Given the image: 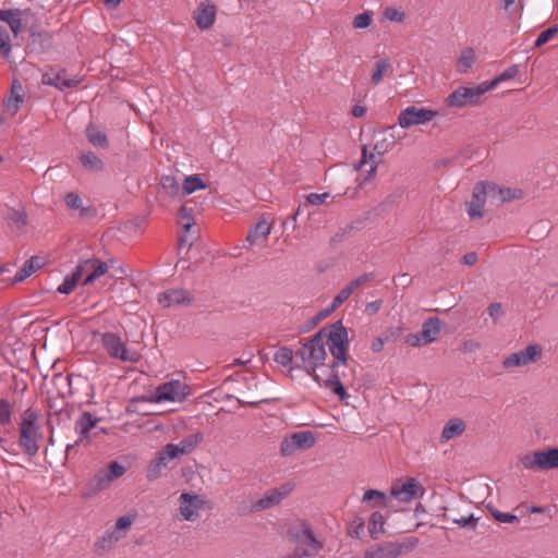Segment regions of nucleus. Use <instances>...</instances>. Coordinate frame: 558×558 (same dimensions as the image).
I'll use <instances>...</instances> for the list:
<instances>
[{
	"mask_svg": "<svg viewBox=\"0 0 558 558\" xmlns=\"http://www.w3.org/2000/svg\"><path fill=\"white\" fill-rule=\"evenodd\" d=\"M26 11L20 9H8L0 10V21L5 22L14 36H17L22 32V15Z\"/></svg>",
	"mask_w": 558,
	"mask_h": 558,
	"instance_id": "24",
	"label": "nucleus"
},
{
	"mask_svg": "<svg viewBox=\"0 0 558 558\" xmlns=\"http://www.w3.org/2000/svg\"><path fill=\"white\" fill-rule=\"evenodd\" d=\"M520 462L526 470L546 471L558 469V447H547L543 450L524 454Z\"/></svg>",
	"mask_w": 558,
	"mask_h": 558,
	"instance_id": "4",
	"label": "nucleus"
},
{
	"mask_svg": "<svg viewBox=\"0 0 558 558\" xmlns=\"http://www.w3.org/2000/svg\"><path fill=\"white\" fill-rule=\"evenodd\" d=\"M354 227L353 226H347L344 228H340L336 233L335 235L330 239V243L331 245H335L339 242H342L343 240H345L353 231Z\"/></svg>",
	"mask_w": 558,
	"mask_h": 558,
	"instance_id": "54",
	"label": "nucleus"
},
{
	"mask_svg": "<svg viewBox=\"0 0 558 558\" xmlns=\"http://www.w3.org/2000/svg\"><path fill=\"white\" fill-rule=\"evenodd\" d=\"M338 307H333V303L331 302L330 306L318 312L308 323L306 330L310 328L316 326L320 320L325 319L327 316H329L333 311H336Z\"/></svg>",
	"mask_w": 558,
	"mask_h": 558,
	"instance_id": "52",
	"label": "nucleus"
},
{
	"mask_svg": "<svg viewBox=\"0 0 558 558\" xmlns=\"http://www.w3.org/2000/svg\"><path fill=\"white\" fill-rule=\"evenodd\" d=\"M298 449L296 444H294V440L292 439V435L289 437H286L281 444H280V453L283 457H288L293 454Z\"/></svg>",
	"mask_w": 558,
	"mask_h": 558,
	"instance_id": "51",
	"label": "nucleus"
},
{
	"mask_svg": "<svg viewBox=\"0 0 558 558\" xmlns=\"http://www.w3.org/2000/svg\"><path fill=\"white\" fill-rule=\"evenodd\" d=\"M8 220L17 228H24L27 225V214L25 210L11 209L8 214Z\"/></svg>",
	"mask_w": 558,
	"mask_h": 558,
	"instance_id": "47",
	"label": "nucleus"
},
{
	"mask_svg": "<svg viewBox=\"0 0 558 558\" xmlns=\"http://www.w3.org/2000/svg\"><path fill=\"white\" fill-rule=\"evenodd\" d=\"M24 101L23 87L15 80L11 85V96L4 102L5 109L11 116L16 114L20 109V105Z\"/></svg>",
	"mask_w": 558,
	"mask_h": 558,
	"instance_id": "26",
	"label": "nucleus"
},
{
	"mask_svg": "<svg viewBox=\"0 0 558 558\" xmlns=\"http://www.w3.org/2000/svg\"><path fill=\"white\" fill-rule=\"evenodd\" d=\"M558 33V25L555 24L547 29L543 31L536 38L534 43V48H539L543 45L547 44L550 39L555 37V35Z\"/></svg>",
	"mask_w": 558,
	"mask_h": 558,
	"instance_id": "45",
	"label": "nucleus"
},
{
	"mask_svg": "<svg viewBox=\"0 0 558 558\" xmlns=\"http://www.w3.org/2000/svg\"><path fill=\"white\" fill-rule=\"evenodd\" d=\"M375 277H376V275L374 272H366V274H363L362 276L355 278L354 280H352L348 286H345L343 289H341L338 292V294L333 298V300H332L333 307H339L342 303H344L350 298V295L354 292V290H356L364 283L374 280Z\"/></svg>",
	"mask_w": 558,
	"mask_h": 558,
	"instance_id": "18",
	"label": "nucleus"
},
{
	"mask_svg": "<svg viewBox=\"0 0 558 558\" xmlns=\"http://www.w3.org/2000/svg\"><path fill=\"white\" fill-rule=\"evenodd\" d=\"M391 69V63L389 59H380L375 64V70L371 76V82L373 85H378L384 75Z\"/></svg>",
	"mask_w": 558,
	"mask_h": 558,
	"instance_id": "39",
	"label": "nucleus"
},
{
	"mask_svg": "<svg viewBox=\"0 0 558 558\" xmlns=\"http://www.w3.org/2000/svg\"><path fill=\"white\" fill-rule=\"evenodd\" d=\"M132 523L133 519L131 517L122 515L117 520L116 524L110 530L117 532L114 534L121 539L125 536V533Z\"/></svg>",
	"mask_w": 558,
	"mask_h": 558,
	"instance_id": "42",
	"label": "nucleus"
},
{
	"mask_svg": "<svg viewBox=\"0 0 558 558\" xmlns=\"http://www.w3.org/2000/svg\"><path fill=\"white\" fill-rule=\"evenodd\" d=\"M296 350L303 369L318 386H324L344 400L349 397L341 383L340 366H348L349 331L342 320L322 327Z\"/></svg>",
	"mask_w": 558,
	"mask_h": 558,
	"instance_id": "1",
	"label": "nucleus"
},
{
	"mask_svg": "<svg viewBox=\"0 0 558 558\" xmlns=\"http://www.w3.org/2000/svg\"><path fill=\"white\" fill-rule=\"evenodd\" d=\"M329 197V193H311L306 196V204L313 206H319L326 202Z\"/></svg>",
	"mask_w": 558,
	"mask_h": 558,
	"instance_id": "57",
	"label": "nucleus"
},
{
	"mask_svg": "<svg viewBox=\"0 0 558 558\" xmlns=\"http://www.w3.org/2000/svg\"><path fill=\"white\" fill-rule=\"evenodd\" d=\"M160 184L162 189L171 196L177 195L180 190L179 183L173 175H162Z\"/></svg>",
	"mask_w": 558,
	"mask_h": 558,
	"instance_id": "44",
	"label": "nucleus"
},
{
	"mask_svg": "<svg viewBox=\"0 0 558 558\" xmlns=\"http://www.w3.org/2000/svg\"><path fill=\"white\" fill-rule=\"evenodd\" d=\"M64 202L66 206L71 209H80L82 208V199L78 194L74 192H70L65 195Z\"/></svg>",
	"mask_w": 558,
	"mask_h": 558,
	"instance_id": "55",
	"label": "nucleus"
},
{
	"mask_svg": "<svg viewBox=\"0 0 558 558\" xmlns=\"http://www.w3.org/2000/svg\"><path fill=\"white\" fill-rule=\"evenodd\" d=\"M477 518L474 517V514H470L469 517L466 518H461V519H454L453 520V523L462 526V527H469V529H472V530H475L476 527V524H477Z\"/></svg>",
	"mask_w": 558,
	"mask_h": 558,
	"instance_id": "59",
	"label": "nucleus"
},
{
	"mask_svg": "<svg viewBox=\"0 0 558 558\" xmlns=\"http://www.w3.org/2000/svg\"><path fill=\"white\" fill-rule=\"evenodd\" d=\"M45 265V260L40 256H32L27 259L24 265L19 269L11 284H15L24 281L26 278L32 276L34 272L39 270Z\"/></svg>",
	"mask_w": 558,
	"mask_h": 558,
	"instance_id": "23",
	"label": "nucleus"
},
{
	"mask_svg": "<svg viewBox=\"0 0 558 558\" xmlns=\"http://www.w3.org/2000/svg\"><path fill=\"white\" fill-rule=\"evenodd\" d=\"M167 445L161 448L160 451L156 454V457L151 460L148 465L146 477L149 481L157 480L161 475V470L167 468L170 460L175 459V457H169L167 453Z\"/></svg>",
	"mask_w": 558,
	"mask_h": 558,
	"instance_id": "21",
	"label": "nucleus"
},
{
	"mask_svg": "<svg viewBox=\"0 0 558 558\" xmlns=\"http://www.w3.org/2000/svg\"><path fill=\"white\" fill-rule=\"evenodd\" d=\"M89 266L93 267V274L99 278L100 276L105 275L108 271V265L105 262H101L97 258H90Z\"/></svg>",
	"mask_w": 558,
	"mask_h": 558,
	"instance_id": "56",
	"label": "nucleus"
},
{
	"mask_svg": "<svg viewBox=\"0 0 558 558\" xmlns=\"http://www.w3.org/2000/svg\"><path fill=\"white\" fill-rule=\"evenodd\" d=\"M486 197H490L488 183L478 182L473 187L472 199L466 203L468 214L471 219L483 217V207Z\"/></svg>",
	"mask_w": 558,
	"mask_h": 558,
	"instance_id": "14",
	"label": "nucleus"
},
{
	"mask_svg": "<svg viewBox=\"0 0 558 558\" xmlns=\"http://www.w3.org/2000/svg\"><path fill=\"white\" fill-rule=\"evenodd\" d=\"M519 73V65L513 64L506 69L504 72H501L498 76H496L494 80L489 82H485L486 87L488 90L494 89L499 83L511 80L515 77Z\"/></svg>",
	"mask_w": 558,
	"mask_h": 558,
	"instance_id": "38",
	"label": "nucleus"
},
{
	"mask_svg": "<svg viewBox=\"0 0 558 558\" xmlns=\"http://www.w3.org/2000/svg\"><path fill=\"white\" fill-rule=\"evenodd\" d=\"M41 82L45 85L54 86L59 90L75 87L80 83L78 80L66 78L65 70L56 72L52 69L43 75Z\"/></svg>",
	"mask_w": 558,
	"mask_h": 558,
	"instance_id": "19",
	"label": "nucleus"
},
{
	"mask_svg": "<svg viewBox=\"0 0 558 558\" xmlns=\"http://www.w3.org/2000/svg\"><path fill=\"white\" fill-rule=\"evenodd\" d=\"M180 513L186 521H194L198 517L197 510L207 504L202 496L194 493H182L180 498Z\"/></svg>",
	"mask_w": 558,
	"mask_h": 558,
	"instance_id": "13",
	"label": "nucleus"
},
{
	"mask_svg": "<svg viewBox=\"0 0 558 558\" xmlns=\"http://www.w3.org/2000/svg\"><path fill=\"white\" fill-rule=\"evenodd\" d=\"M465 430V423L461 418H451L445 425L441 432L442 441L450 440L454 437L462 435Z\"/></svg>",
	"mask_w": 558,
	"mask_h": 558,
	"instance_id": "32",
	"label": "nucleus"
},
{
	"mask_svg": "<svg viewBox=\"0 0 558 558\" xmlns=\"http://www.w3.org/2000/svg\"><path fill=\"white\" fill-rule=\"evenodd\" d=\"M353 529L349 531V535L352 536V537H356L359 538L360 537V534L361 532L364 530V520L362 518H356L354 521H353Z\"/></svg>",
	"mask_w": 558,
	"mask_h": 558,
	"instance_id": "63",
	"label": "nucleus"
},
{
	"mask_svg": "<svg viewBox=\"0 0 558 558\" xmlns=\"http://www.w3.org/2000/svg\"><path fill=\"white\" fill-rule=\"evenodd\" d=\"M542 353V345L537 343L529 344L524 350H520L508 355L504 360L502 366L505 368L526 366L531 363L537 362L541 359Z\"/></svg>",
	"mask_w": 558,
	"mask_h": 558,
	"instance_id": "10",
	"label": "nucleus"
},
{
	"mask_svg": "<svg viewBox=\"0 0 558 558\" xmlns=\"http://www.w3.org/2000/svg\"><path fill=\"white\" fill-rule=\"evenodd\" d=\"M490 514L494 517L495 520L501 523H517L519 522V518L512 513H506L497 510L496 508L492 506H487Z\"/></svg>",
	"mask_w": 558,
	"mask_h": 558,
	"instance_id": "46",
	"label": "nucleus"
},
{
	"mask_svg": "<svg viewBox=\"0 0 558 558\" xmlns=\"http://www.w3.org/2000/svg\"><path fill=\"white\" fill-rule=\"evenodd\" d=\"M441 322L438 317H429L422 325L421 336L424 344L435 341L440 332Z\"/></svg>",
	"mask_w": 558,
	"mask_h": 558,
	"instance_id": "25",
	"label": "nucleus"
},
{
	"mask_svg": "<svg viewBox=\"0 0 558 558\" xmlns=\"http://www.w3.org/2000/svg\"><path fill=\"white\" fill-rule=\"evenodd\" d=\"M100 337L105 350L112 359L129 363H136L140 360L141 355L136 351L129 350L119 335L104 332Z\"/></svg>",
	"mask_w": 558,
	"mask_h": 558,
	"instance_id": "6",
	"label": "nucleus"
},
{
	"mask_svg": "<svg viewBox=\"0 0 558 558\" xmlns=\"http://www.w3.org/2000/svg\"><path fill=\"white\" fill-rule=\"evenodd\" d=\"M204 439L202 433H195L187 435L184 437L179 444H168L167 450L169 451L167 454L169 457L179 458L183 454H187L193 451Z\"/></svg>",
	"mask_w": 558,
	"mask_h": 558,
	"instance_id": "15",
	"label": "nucleus"
},
{
	"mask_svg": "<svg viewBox=\"0 0 558 558\" xmlns=\"http://www.w3.org/2000/svg\"><path fill=\"white\" fill-rule=\"evenodd\" d=\"M292 439L300 450L310 449L316 442L314 434L310 430L294 433L292 434Z\"/></svg>",
	"mask_w": 558,
	"mask_h": 558,
	"instance_id": "37",
	"label": "nucleus"
},
{
	"mask_svg": "<svg viewBox=\"0 0 558 558\" xmlns=\"http://www.w3.org/2000/svg\"><path fill=\"white\" fill-rule=\"evenodd\" d=\"M13 404L0 398V426H8L12 423Z\"/></svg>",
	"mask_w": 558,
	"mask_h": 558,
	"instance_id": "41",
	"label": "nucleus"
},
{
	"mask_svg": "<svg viewBox=\"0 0 558 558\" xmlns=\"http://www.w3.org/2000/svg\"><path fill=\"white\" fill-rule=\"evenodd\" d=\"M294 489V484L286 482L278 487L268 489L262 498L253 501L246 513L260 512L278 506L284 498H287Z\"/></svg>",
	"mask_w": 558,
	"mask_h": 558,
	"instance_id": "7",
	"label": "nucleus"
},
{
	"mask_svg": "<svg viewBox=\"0 0 558 558\" xmlns=\"http://www.w3.org/2000/svg\"><path fill=\"white\" fill-rule=\"evenodd\" d=\"M315 556L313 549H307L301 545H298L294 550L284 558H305Z\"/></svg>",
	"mask_w": 558,
	"mask_h": 558,
	"instance_id": "58",
	"label": "nucleus"
},
{
	"mask_svg": "<svg viewBox=\"0 0 558 558\" xmlns=\"http://www.w3.org/2000/svg\"><path fill=\"white\" fill-rule=\"evenodd\" d=\"M386 517L379 512L374 511L368 519V532L373 539H378L380 534L385 533Z\"/></svg>",
	"mask_w": 558,
	"mask_h": 558,
	"instance_id": "33",
	"label": "nucleus"
},
{
	"mask_svg": "<svg viewBox=\"0 0 558 558\" xmlns=\"http://www.w3.org/2000/svg\"><path fill=\"white\" fill-rule=\"evenodd\" d=\"M37 420H38V414L36 411H34L32 408H28L25 412H24V416L22 418V422L21 424H25V423H31L32 427H39L37 425Z\"/></svg>",
	"mask_w": 558,
	"mask_h": 558,
	"instance_id": "60",
	"label": "nucleus"
},
{
	"mask_svg": "<svg viewBox=\"0 0 558 558\" xmlns=\"http://www.w3.org/2000/svg\"><path fill=\"white\" fill-rule=\"evenodd\" d=\"M78 281L71 275H66L63 282L58 287L57 291L61 294H70L76 287Z\"/></svg>",
	"mask_w": 558,
	"mask_h": 558,
	"instance_id": "50",
	"label": "nucleus"
},
{
	"mask_svg": "<svg viewBox=\"0 0 558 558\" xmlns=\"http://www.w3.org/2000/svg\"><path fill=\"white\" fill-rule=\"evenodd\" d=\"M374 151L376 154H367V147L364 145L362 147V157L361 160L355 166L356 170H361L363 166L367 162V159L369 158L371 161V169L368 171V175L366 177V180L375 172L377 165L381 161L383 155L387 151V147L384 146V144L376 143L374 145Z\"/></svg>",
	"mask_w": 558,
	"mask_h": 558,
	"instance_id": "20",
	"label": "nucleus"
},
{
	"mask_svg": "<svg viewBox=\"0 0 558 558\" xmlns=\"http://www.w3.org/2000/svg\"><path fill=\"white\" fill-rule=\"evenodd\" d=\"M90 264V259L81 260L80 264L75 267V269L71 272V275L80 281L84 271Z\"/></svg>",
	"mask_w": 558,
	"mask_h": 558,
	"instance_id": "61",
	"label": "nucleus"
},
{
	"mask_svg": "<svg viewBox=\"0 0 558 558\" xmlns=\"http://www.w3.org/2000/svg\"><path fill=\"white\" fill-rule=\"evenodd\" d=\"M206 183L197 174L189 175L184 179L183 191L185 194H192L195 191L206 189Z\"/></svg>",
	"mask_w": 558,
	"mask_h": 558,
	"instance_id": "40",
	"label": "nucleus"
},
{
	"mask_svg": "<svg viewBox=\"0 0 558 558\" xmlns=\"http://www.w3.org/2000/svg\"><path fill=\"white\" fill-rule=\"evenodd\" d=\"M488 314L489 316L496 322L499 317L502 316L504 314V311H502V306L500 303L498 302H495V303H492L489 304L488 308Z\"/></svg>",
	"mask_w": 558,
	"mask_h": 558,
	"instance_id": "62",
	"label": "nucleus"
},
{
	"mask_svg": "<svg viewBox=\"0 0 558 558\" xmlns=\"http://www.w3.org/2000/svg\"><path fill=\"white\" fill-rule=\"evenodd\" d=\"M437 116V111L426 108L409 106L403 109L398 117V124L402 129H409L414 125L425 124Z\"/></svg>",
	"mask_w": 558,
	"mask_h": 558,
	"instance_id": "9",
	"label": "nucleus"
},
{
	"mask_svg": "<svg viewBox=\"0 0 558 558\" xmlns=\"http://www.w3.org/2000/svg\"><path fill=\"white\" fill-rule=\"evenodd\" d=\"M385 16L390 21L402 22L404 19V13L399 12L392 8H387L385 11Z\"/></svg>",
	"mask_w": 558,
	"mask_h": 558,
	"instance_id": "64",
	"label": "nucleus"
},
{
	"mask_svg": "<svg viewBox=\"0 0 558 558\" xmlns=\"http://www.w3.org/2000/svg\"><path fill=\"white\" fill-rule=\"evenodd\" d=\"M474 60H475L474 50L472 48H465L459 58V64L463 66L461 72L466 73L468 70L473 65Z\"/></svg>",
	"mask_w": 558,
	"mask_h": 558,
	"instance_id": "48",
	"label": "nucleus"
},
{
	"mask_svg": "<svg viewBox=\"0 0 558 558\" xmlns=\"http://www.w3.org/2000/svg\"><path fill=\"white\" fill-rule=\"evenodd\" d=\"M488 186L490 191V198L499 201L500 203L520 198L522 195L521 190L502 189L494 183H488Z\"/></svg>",
	"mask_w": 558,
	"mask_h": 558,
	"instance_id": "27",
	"label": "nucleus"
},
{
	"mask_svg": "<svg viewBox=\"0 0 558 558\" xmlns=\"http://www.w3.org/2000/svg\"><path fill=\"white\" fill-rule=\"evenodd\" d=\"M11 44L8 31L0 25V54L8 60L11 56Z\"/></svg>",
	"mask_w": 558,
	"mask_h": 558,
	"instance_id": "43",
	"label": "nucleus"
},
{
	"mask_svg": "<svg viewBox=\"0 0 558 558\" xmlns=\"http://www.w3.org/2000/svg\"><path fill=\"white\" fill-rule=\"evenodd\" d=\"M372 23V13L371 12H363L361 14H357L353 20V26L355 28H366Z\"/></svg>",
	"mask_w": 558,
	"mask_h": 558,
	"instance_id": "53",
	"label": "nucleus"
},
{
	"mask_svg": "<svg viewBox=\"0 0 558 558\" xmlns=\"http://www.w3.org/2000/svg\"><path fill=\"white\" fill-rule=\"evenodd\" d=\"M41 439L39 427H32L31 423L20 424L19 445L24 453L34 457L38 452V440Z\"/></svg>",
	"mask_w": 558,
	"mask_h": 558,
	"instance_id": "12",
	"label": "nucleus"
},
{
	"mask_svg": "<svg viewBox=\"0 0 558 558\" xmlns=\"http://www.w3.org/2000/svg\"><path fill=\"white\" fill-rule=\"evenodd\" d=\"M88 142L94 147L108 148L109 141L105 132L98 130L96 125L89 123L85 130Z\"/></svg>",
	"mask_w": 558,
	"mask_h": 558,
	"instance_id": "31",
	"label": "nucleus"
},
{
	"mask_svg": "<svg viewBox=\"0 0 558 558\" xmlns=\"http://www.w3.org/2000/svg\"><path fill=\"white\" fill-rule=\"evenodd\" d=\"M424 492V487L414 477H409L403 483L398 481L390 488L391 496L402 502H409L417 496H422Z\"/></svg>",
	"mask_w": 558,
	"mask_h": 558,
	"instance_id": "11",
	"label": "nucleus"
},
{
	"mask_svg": "<svg viewBox=\"0 0 558 558\" xmlns=\"http://www.w3.org/2000/svg\"><path fill=\"white\" fill-rule=\"evenodd\" d=\"M114 531L108 529L104 535L98 537L95 542V553L98 556H102L105 553L109 551L120 538L114 534Z\"/></svg>",
	"mask_w": 558,
	"mask_h": 558,
	"instance_id": "28",
	"label": "nucleus"
},
{
	"mask_svg": "<svg viewBox=\"0 0 558 558\" xmlns=\"http://www.w3.org/2000/svg\"><path fill=\"white\" fill-rule=\"evenodd\" d=\"M178 216L182 222L183 229L189 231L194 225L193 221V209L187 208L186 206H181L178 213Z\"/></svg>",
	"mask_w": 558,
	"mask_h": 558,
	"instance_id": "49",
	"label": "nucleus"
},
{
	"mask_svg": "<svg viewBox=\"0 0 558 558\" xmlns=\"http://www.w3.org/2000/svg\"><path fill=\"white\" fill-rule=\"evenodd\" d=\"M80 161L89 172H100L104 169V161L93 151L83 153L80 156Z\"/></svg>",
	"mask_w": 558,
	"mask_h": 558,
	"instance_id": "35",
	"label": "nucleus"
},
{
	"mask_svg": "<svg viewBox=\"0 0 558 558\" xmlns=\"http://www.w3.org/2000/svg\"><path fill=\"white\" fill-rule=\"evenodd\" d=\"M296 356V351L294 352L289 347H281L279 350L275 353L274 360L276 363L288 367L289 366V374L291 375L292 371L294 369V366L292 365L293 356Z\"/></svg>",
	"mask_w": 558,
	"mask_h": 558,
	"instance_id": "36",
	"label": "nucleus"
},
{
	"mask_svg": "<svg viewBox=\"0 0 558 558\" xmlns=\"http://www.w3.org/2000/svg\"><path fill=\"white\" fill-rule=\"evenodd\" d=\"M194 301L192 294L184 289H169L159 293L158 303L165 307L172 305H191Z\"/></svg>",
	"mask_w": 558,
	"mask_h": 558,
	"instance_id": "16",
	"label": "nucleus"
},
{
	"mask_svg": "<svg viewBox=\"0 0 558 558\" xmlns=\"http://www.w3.org/2000/svg\"><path fill=\"white\" fill-rule=\"evenodd\" d=\"M216 17V5L202 3L194 12V20L201 29L209 28Z\"/></svg>",
	"mask_w": 558,
	"mask_h": 558,
	"instance_id": "22",
	"label": "nucleus"
},
{
	"mask_svg": "<svg viewBox=\"0 0 558 558\" xmlns=\"http://www.w3.org/2000/svg\"><path fill=\"white\" fill-rule=\"evenodd\" d=\"M301 525L303 526L302 530V541L299 542V544L307 549H313L314 555H316L319 549L323 547L322 543L317 541V538L314 535L313 530L307 524L306 521H302Z\"/></svg>",
	"mask_w": 558,
	"mask_h": 558,
	"instance_id": "30",
	"label": "nucleus"
},
{
	"mask_svg": "<svg viewBox=\"0 0 558 558\" xmlns=\"http://www.w3.org/2000/svg\"><path fill=\"white\" fill-rule=\"evenodd\" d=\"M125 468L118 461H111L106 468L97 471V473L88 481L83 492L85 498H90L99 492L106 489L112 481L122 476Z\"/></svg>",
	"mask_w": 558,
	"mask_h": 558,
	"instance_id": "2",
	"label": "nucleus"
},
{
	"mask_svg": "<svg viewBox=\"0 0 558 558\" xmlns=\"http://www.w3.org/2000/svg\"><path fill=\"white\" fill-rule=\"evenodd\" d=\"M186 389L187 386L180 380H170L159 385L153 396L142 397V400L155 403L163 401H183L187 396Z\"/></svg>",
	"mask_w": 558,
	"mask_h": 558,
	"instance_id": "8",
	"label": "nucleus"
},
{
	"mask_svg": "<svg viewBox=\"0 0 558 558\" xmlns=\"http://www.w3.org/2000/svg\"><path fill=\"white\" fill-rule=\"evenodd\" d=\"M100 420L98 417H95L89 412H83L80 418L75 422V432L81 435V438L77 439L74 444L68 445L65 448L66 456L70 454V452L78 446L83 438H87L89 435V432L96 426V424Z\"/></svg>",
	"mask_w": 558,
	"mask_h": 558,
	"instance_id": "17",
	"label": "nucleus"
},
{
	"mask_svg": "<svg viewBox=\"0 0 558 558\" xmlns=\"http://www.w3.org/2000/svg\"><path fill=\"white\" fill-rule=\"evenodd\" d=\"M270 229L271 227L267 221L260 220L250 230L246 240L251 244H256L259 240H266Z\"/></svg>",
	"mask_w": 558,
	"mask_h": 558,
	"instance_id": "34",
	"label": "nucleus"
},
{
	"mask_svg": "<svg viewBox=\"0 0 558 558\" xmlns=\"http://www.w3.org/2000/svg\"><path fill=\"white\" fill-rule=\"evenodd\" d=\"M418 543L416 537H408L402 542H385L365 550V558H397L401 554L410 553Z\"/></svg>",
	"mask_w": 558,
	"mask_h": 558,
	"instance_id": "5",
	"label": "nucleus"
},
{
	"mask_svg": "<svg viewBox=\"0 0 558 558\" xmlns=\"http://www.w3.org/2000/svg\"><path fill=\"white\" fill-rule=\"evenodd\" d=\"M362 502H366L371 508H386L389 504V498L384 492L377 489L365 490Z\"/></svg>",
	"mask_w": 558,
	"mask_h": 558,
	"instance_id": "29",
	"label": "nucleus"
},
{
	"mask_svg": "<svg viewBox=\"0 0 558 558\" xmlns=\"http://www.w3.org/2000/svg\"><path fill=\"white\" fill-rule=\"evenodd\" d=\"M488 92L485 82L475 86H459L448 95L445 102L448 107L463 108L465 106H477L482 97Z\"/></svg>",
	"mask_w": 558,
	"mask_h": 558,
	"instance_id": "3",
	"label": "nucleus"
}]
</instances>
